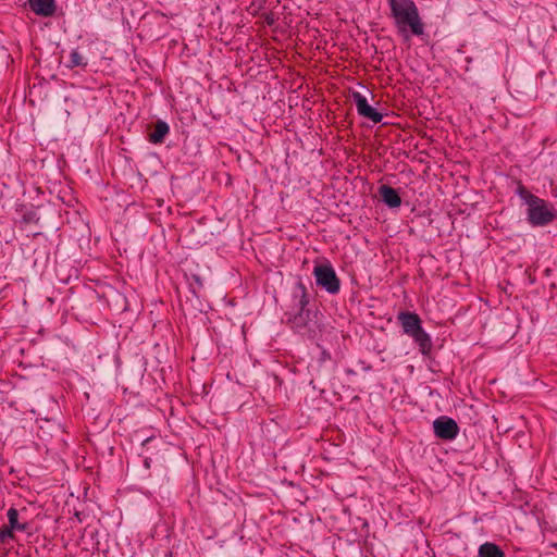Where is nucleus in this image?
<instances>
[{"mask_svg": "<svg viewBox=\"0 0 557 557\" xmlns=\"http://www.w3.org/2000/svg\"><path fill=\"white\" fill-rule=\"evenodd\" d=\"M313 274L317 284L326 289L330 294H336L339 290V280L330 264L315 265Z\"/></svg>", "mask_w": 557, "mask_h": 557, "instance_id": "nucleus-4", "label": "nucleus"}, {"mask_svg": "<svg viewBox=\"0 0 557 557\" xmlns=\"http://www.w3.org/2000/svg\"><path fill=\"white\" fill-rule=\"evenodd\" d=\"M169 131V125L164 121H158L154 124L152 132L149 134V140L153 144H160L163 141Z\"/></svg>", "mask_w": 557, "mask_h": 557, "instance_id": "nucleus-11", "label": "nucleus"}, {"mask_svg": "<svg viewBox=\"0 0 557 557\" xmlns=\"http://www.w3.org/2000/svg\"><path fill=\"white\" fill-rule=\"evenodd\" d=\"M411 337L419 345L420 351L423 355H428L431 351V349H432L431 337L423 329H421L420 331H418L417 333L411 335Z\"/></svg>", "mask_w": 557, "mask_h": 557, "instance_id": "nucleus-10", "label": "nucleus"}, {"mask_svg": "<svg viewBox=\"0 0 557 557\" xmlns=\"http://www.w3.org/2000/svg\"><path fill=\"white\" fill-rule=\"evenodd\" d=\"M70 63L72 66H81L84 65V60L81 53L77 50H73L70 53Z\"/></svg>", "mask_w": 557, "mask_h": 557, "instance_id": "nucleus-14", "label": "nucleus"}, {"mask_svg": "<svg viewBox=\"0 0 557 557\" xmlns=\"http://www.w3.org/2000/svg\"><path fill=\"white\" fill-rule=\"evenodd\" d=\"M8 519H9V528L15 531H24L26 529L25 524L18 522V511L15 508H10L8 510Z\"/></svg>", "mask_w": 557, "mask_h": 557, "instance_id": "nucleus-13", "label": "nucleus"}, {"mask_svg": "<svg viewBox=\"0 0 557 557\" xmlns=\"http://www.w3.org/2000/svg\"><path fill=\"white\" fill-rule=\"evenodd\" d=\"M480 557H505L504 552L493 543H484L479 548Z\"/></svg>", "mask_w": 557, "mask_h": 557, "instance_id": "nucleus-12", "label": "nucleus"}, {"mask_svg": "<svg viewBox=\"0 0 557 557\" xmlns=\"http://www.w3.org/2000/svg\"><path fill=\"white\" fill-rule=\"evenodd\" d=\"M519 196L528 206V219L532 225L543 226L554 220L555 215L553 208H550L545 200L531 194L523 187L520 188Z\"/></svg>", "mask_w": 557, "mask_h": 557, "instance_id": "nucleus-2", "label": "nucleus"}, {"mask_svg": "<svg viewBox=\"0 0 557 557\" xmlns=\"http://www.w3.org/2000/svg\"><path fill=\"white\" fill-rule=\"evenodd\" d=\"M29 7L34 13L40 16H51L55 12L54 0H29Z\"/></svg>", "mask_w": 557, "mask_h": 557, "instance_id": "nucleus-8", "label": "nucleus"}, {"mask_svg": "<svg viewBox=\"0 0 557 557\" xmlns=\"http://www.w3.org/2000/svg\"><path fill=\"white\" fill-rule=\"evenodd\" d=\"M14 537V531L10 528H4L0 530V541L5 542L8 539Z\"/></svg>", "mask_w": 557, "mask_h": 557, "instance_id": "nucleus-15", "label": "nucleus"}, {"mask_svg": "<svg viewBox=\"0 0 557 557\" xmlns=\"http://www.w3.org/2000/svg\"><path fill=\"white\" fill-rule=\"evenodd\" d=\"M433 430L438 438L451 441L458 435L459 426L454 419L442 416L434 420Z\"/></svg>", "mask_w": 557, "mask_h": 557, "instance_id": "nucleus-5", "label": "nucleus"}, {"mask_svg": "<svg viewBox=\"0 0 557 557\" xmlns=\"http://www.w3.org/2000/svg\"><path fill=\"white\" fill-rule=\"evenodd\" d=\"M295 297H299L298 300V311L294 315H292L288 320L292 323L293 327L301 331L307 327L308 322L310 320V311L306 308L308 305V298L306 294L305 286L299 283L297 285V290L295 292Z\"/></svg>", "mask_w": 557, "mask_h": 557, "instance_id": "nucleus-3", "label": "nucleus"}, {"mask_svg": "<svg viewBox=\"0 0 557 557\" xmlns=\"http://www.w3.org/2000/svg\"><path fill=\"white\" fill-rule=\"evenodd\" d=\"M379 194L386 206L389 208H398L401 205V198L397 190L388 185H382Z\"/></svg>", "mask_w": 557, "mask_h": 557, "instance_id": "nucleus-9", "label": "nucleus"}, {"mask_svg": "<svg viewBox=\"0 0 557 557\" xmlns=\"http://www.w3.org/2000/svg\"><path fill=\"white\" fill-rule=\"evenodd\" d=\"M404 333L411 336L422 329L421 319L417 313L413 312H399L397 317Z\"/></svg>", "mask_w": 557, "mask_h": 557, "instance_id": "nucleus-7", "label": "nucleus"}, {"mask_svg": "<svg viewBox=\"0 0 557 557\" xmlns=\"http://www.w3.org/2000/svg\"><path fill=\"white\" fill-rule=\"evenodd\" d=\"M388 4L399 33H406L408 27L416 36H421L424 33L418 8L412 0H388Z\"/></svg>", "mask_w": 557, "mask_h": 557, "instance_id": "nucleus-1", "label": "nucleus"}, {"mask_svg": "<svg viewBox=\"0 0 557 557\" xmlns=\"http://www.w3.org/2000/svg\"><path fill=\"white\" fill-rule=\"evenodd\" d=\"M352 99L357 108L359 115L372 121L373 123H380L383 120V114L373 109L367 101L366 97L360 92H354Z\"/></svg>", "mask_w": 557, "mask_h": 557, "instance_id": "nucleus-6", "label": "nucleus"}]
</instances>
